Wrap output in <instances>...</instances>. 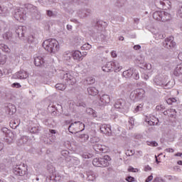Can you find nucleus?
<instances>
[{
  "label": "nucleus",
  "instance_id": "1",
  "mask_svg": "<svg viewBox=\"0 0 182 182\" xmlns=\"http://www.w3.org/2000/svg\"><path fill=\"white\" fill-rule=\"evenodd\" d=\"M43 46L47 52L55 55L59 50V42L55 38H49L43 43Z\"/></svg>",
  "mask_w": 182,
  "mask_h": 182
},
{
  "label": "nucleus",
  "instance_id": "2",
  "mask_svg": "<svg viewBox=\"0 0 182 182\" xmlns=\"http://www.w3.org/2000/svg\"><path fill=\"white\" fill-rule=\"evenodd\" d=\"M83 130H85V124L79 121L71 123L68 127V131L73 134L74 133H79L80 132H83Z\"/></svg>",
  "mask_w": 182,
  "mask_h": 182
},
{
  "label": "nucleus",
  "instance_id": "3",
  "mask_svg": "<svg viewBox=\"0 0 182 182\" xmlns=\"http://www.w3.org/2000/svg\"><path fill=\"white\" fill-rule=\"evenodd\" d=\"M13 173L16 174V176H23L26 174H28V165L25 164H21L19 165H16L13 168Z\"/></svg>",
  "mask_w": 182,
  "mask_h": 182
},
{
  "label": "nucleus",
  "instance_id": "4",
  "mask_svg": "<svg viewBox=\"0 0 182 182\" xmlns=\"http://www.w3.org/2000/svg\"><path fill=\"white\" fill-rule=\"evenodd\" d=\"M162 46L166 49H168L169 50H172L176 46V43L174 41L173 37L166 38L164 41L162 43Z\"/></svg>",
  "mask_w": 182,
  "mask_h": 182
},
{
  "label": "nucleus",
  "instance_id": "5",
  "mask_svg": "<svg viewBox=\"0 0 182 182\" xmlns=\"http://www.w3.org/2000/svg\"><path fill=\"white\" fill-rule=\"evenodd\" d=\"M63 80L65 83H67V85L73 86L76 83V79L70 73L66 72L65 73L63 74Z\"/></svg>",
  "mask_w": 182,
  "mask_h": 182
},
{
  "label": "nucleus",
  "instance_id": "6",
  "mask_svg": "<svg viewBox=\"0 0 182 182\" xmlns=\"http://www.w3.org/2000/svg\"><path fill=\"white\" fill-rule=\"evenodd\" d=\"M14 16L16 21H23L26 19V11L23 8L17 9L14 11Z\"/></svg>",
  "mask_w": 182,
  "mask_h": 182
},
{
  "label": "nucleus",
  "instance_id": "7",
  "mask_svg": "<svg viewBox=\"0 0 182 182\" xmlns=\"http://www.w3.org/2000/svg\"><path fill=\"white\" fill-rule=\"evenodd\" d=\"M26 26H19L16 27V33L21 41H26L25 34L26 33Z\"/></svg>",
  "mask_w": 182,
  "mask_h": 182
},
{
  "label": "nucleus",
  "instance_id": "8",
  "mask_svg": "<svg viewBox=\"0 0 182 182\" xmlns=\"http://www.w3.org/2000/svg\"><path fill=\"white\" fill-rule=\"evenodd\" d=\"M103 23V21H97L95 27L93 28V33H92V36H96V38L99 37V35H100V33L102 32V29H103V27L102 26V24Z\"/></svg>",
  "mask_w": 182,
  "mask_h": 182
},
{
  "label": "nucleus",
  "instance_id": "9",
  "mask_svg": "<svg viewBox=\"0 0 182 182\" xmlns=\"http://www.w3.org/2000/svg\"><path fill=\"white\" fill-rule=\"evenodd\" d=\"M114 69V72L112 73L113 79H117V72H120L123 67L120 65V63L117 61H112V70Z\"/></svg>",
  "mask_w": 182,
  "mask_h": 182
},
{
  "label": "nucleus",
  "instance_id": "10",
  "mask_svg": "<svg viewBox=\"0 0 182 182\" xmlns=\"http://www.w3.org/2000/svg\"><path fill=\"white\" fill-rule=\"evenodd\" d=\"M100 133L105 134V136H112V126L110 124H102L100 127Z\"/></svg>",
  "mask_w": 182,
  "mask_h": 182
},
{
  "label": "nucleus",
  "instance_id": "11",
  "mask_svg": "<svg viewBox=\"0 0 182 182\" xmlns=\"http://www.w3.org/2000/svg\"><path fill=\"white\" fill-rule=\"evenodd\" d=\"M27 8L28 9H30V12L33 14V16H34L36 19H41V13L38 11L36 6L32 4H28Z\"/></svg>",
  "mask_w": 182,
  "mask_h": 182
},
{
  "label": "nucleus",
  "instance_id": "12",
  "mask_svg": "<svg viewBox=\"0 0 182 182\" xmlns=\"http://www.w3.org/2000/svg\"><path fill=\"white\" fill-rule=\"evenodd\" d=\"M108 103H110V97L108 95H103L100 98V106H106Z\"/></svg>",
  "mask_w": 182,
  "mask_h": 182
},
{
  "label": "nucleus",
  "instance_id": "13",
  "mask_svg": "<svg viewBox=\"0 0 182 182\" xmlns=\"http://www.w3.org/2000/svg\"><path fill=\"white\" fill-rule=\"evenodd\" d=\"M28 76L29 75L25 70H20L14 75L15 79H26Z\"/></svg>",
  "mask_w": 182,
  "mask_h": 182
},
{
  "label": "nucleus",
  "instance_id": "14",
  "mask_svg": "<svg viewBox=\"0 0 182 182\" xmlns=\"http://www.w3.org/2000/svg\"><path fill=\"white\" fill-rule=\"evenodd\" d=\"M29 141V136H23L17 141V146L21 147V146H24Z\"/></svg>",
  "mask_w": 182,
  "mask_h": 182
},
{
  "label": "nucleus",
  "instance_id": "15",
  "mask_svg": "<svg viewBox=\"0 0 182 182\" xmlns=\"http://www.w3.org/2000/svg\"><path fill=\"white\" fill-rule=\"evenodd\" d=\"M101 167H107L109 166V161L110 156L105 155L103 158H100Z\"/></svg>",
  "mask_w": 182,
  "mask_h": 182
},
{
  "label": "nucleus",
  "instance_id": "16",
  "mask_svg": "<svg viewBox=\"0 0 182 182\" xmlns=\"http://www.w3.org/2000/svg\"><path fill=\"white\" fill-rule=\"evenodd\" d=\"M6 112L12 116L14 113H16V107L14 105L9 104L6 107Z\"/></svg>",
  "mask_w": 182,
  "mask_h": 182
},
{
  "label": "nucleus",
  "instance_id": "17",
  "mask_svg": "<svg viewBox=\"0 0 182 182\" xmlns=\"http://www.w3.org/2000/svg\"><path fill=\"white\" fill-rule=\"evenodd\" d=\"M103 72H112L113 70V62L110 61L107 63L102 68Z\"/></svg>",
  "mask_w": 182,
  "mask_h": 182
},
{
  "label": "nucleus",
  "instance_id": "18",
  "mask_svg": "<svg viewBox=\"0 0 182 182\" xmlns=\"http://www.w3.org/2000/svg\"><path fill=\"white\" fill-rule=\"evenodd\" d=\"M72 55L75 60H83V55H82V53L79 50L74 51Z\"/></svg>",
  "mask_w": 182,
  "mask_h": 182
},
{
  "label": "nucleus",
  "instance_id": "19",
  "mask_svg": "<svg viewBox=\"0 0 182 182\" xmlns=\"http://www.w3.org/2000/svg\"><path fill=\"white\" fill-rule=\"evenodd\" d=\"M164 14V11H155L153 14V18L156 21H161L163 18V15Z\"/></svg>",
  "mask_w": 182,
  "mask_h": 182
},
{
  "label": "nucleus",
  "instance_id": "20",
  "mask_svg": "<svg viewBox=\"0 0 182 182\" xmlns=\"http://www.w3.org/2000/svg\"><path fill=\"white\" fill-rule=\"evenodd\" d=\"M93 149L97 153H106V149L105 148V146L100 145L99 144L94 145Z\"/></svg>",
  "mask_w": 182,
  "mask_h": 182
},
{
  "label": "nucleus",
  "instance_id": "21",
  "mask_svg": "<svg viewBox=\"0 0 182 182\" xmlns=\"http://www.w3.org/2000/svg\"><path fill=\"white\" fill-rule=\"evenodd\" d=\"M135 93L136 95V98L138 99V100H141V99H143V97H144V90L143 89H136L135 90Z\"/></svg>",
  "mask_w": 182,
  "mask_h": 182
},
{
  "label": "nucleus",
  "instance_id": "22",
  "mask_svg": "<svg viewBox=\"0 0 182 182\" xmlns=\"http://www.w3.org/2000/svg\"><path fill=\"white\" fill-rule=\"evenodd\" d=\"M87 92L88 95L90 96H96L99 93V91L95 87H90L87 88Z\"/></svg>",
  "mask_w": 182,
  "mask_h": 182
},
{
  "label": "nucleus",
  "instance_id": "23",
  "mask_svg": "<svg viewBox=\"0 0 182 182\" xmlns=\"http://www.w3.org/2000/svg\"><path fill=\"white\" fill-rule=\"evenodd\" d=\"M34 63L36 66H42V65L45 63V61L43 60V58H42L41 56H38L35 58Z\"/></svg>",
  "mask_w": 182,
  "mask_h": 182
},
{
  "label": "nucleus",
  "instance_id": "24",
  "mask_svg": "<svg viewBox=\"0 0 182 182\" xmlns=\"http://www.w3.org/2000/svg\"><path fill=\"white\" fill-rule=\"evenodd\" d=\"M3 38L9 42H14V38H12V32L7 31L3 34Z\"/></svg>",
  "mask_w": 182,
  "mask_h": 182
},
{
  "label": "nucleus",
  "instance_id": "25",
  "mask_svg": "<svg viewBox=\"0 0 182 182\" xmlns=\"http://www.w3.org/2000/svg\"><path fill=\"white\" fill-rule=\"evenodd\" d=\"M164 1H167V0H156L155 1L156 6L159 8V9H163L166 6V2H164Z\"/></svg>",
  "mask_w": 182,
  "mask_h": 182
},
{
  "label": "nucleus",
  "instance_id": "26",
  "mask_svg": "<svg viewBox=\"0 0 182 182\" xmlns=\"http://www.w3.org/2000/svg\"><path fill=\"white\" fill-rule=\"evenodd\" d=\"M124 104H125L124 100H118L114 105V107L115 109H123Z\"/></svg>",
  "mask_w": 182,
  "mask_h": 182
},
{
  "label": "nucleus",
  "instance_id": "27",
  "mask_svg": "<svg viewBox=\"0 0 182 182\" xmlns=\"http://www.w3.org/2000/svg\"><path fill=\"white\" fill-rule=\"evenodd\" d=\"M87 176V181H95L96 180V174L93 171L88 172Z\"/></svg>",
  "mask_w": 182,
  "mask_h": 182
},
{
  "label": "nucleus",
  "instance_id": "28",
  "mask_svg": "<svg viewBox=\"0 0 182 182\" xmlns=\"http://www.w3.org/2000/svg\"><path fill=\"white\" fill-rule=\"evenodd\" d=\"M173 75L175 76H180V75H182V64L177 65L174 70Z\"/></svg>",
  "mask_w": 182,
  "mask_h": 182
},
{
  "label": "nucleus",
  "instance_id": "29",
  "mask_svg": "<svg viewBox=\"0 0 182 182\" xmlns=\"http://www.w3.org/2000/svg\"><path fill=\"white\" fill-rule=\"evenodd\" d=\"M53 174L50 175L49 176H47L46 178V181L47 182H55V181L56 180V174L55 173V172H53V169L51 170Z\"/></svg>",
  "mask_w": 182,
  "mask_h": 182
},
{
  "label": "nucleus",
  "instance_id": "30",
  "mask_svg": "<svg viewBox=\"0 0 182 182\" xmlns=\"http://www.w3.org/2000/svg\"><path fill=\"white\" fill-rule=\"evenodd\" d=\"M19 124H21V120L19 119H16L10 122V127L11 129H16Z\"/></svg>",
  "mask_w": 182,
  "mask_h": 182
},
{
  "label": "nucleus",
  "instance_id": "31",
  "mask_svg": "<svg viewBox=\"0 0 182 182\" xmlns=\"http://www.w3.org/2000/svg\"><path fill=\"white\" fill-rule=\"evenodd\" d=\"M87 114H89V116H92V117H97V115L96 114V111L92 108H87L86 109Z\"/></svg>",
  "mask_w": 182,
  "mask_h": 182
},
{
  "label": "nucleus",
  "instance_id": "32",
  "mask_svg": "<svg viewBox=\"0 0 182 182\" xmlns=\"http://www.w3.org/2000/svg\"><path fill=\"white\" fill-rule=\"evenodd\" d=\"M171 15L170 14L164 11V14L162 16V18L161 20V22H167V21H170Z\"/></svg>",
  "mask_w": 182,
  "mask_h": 182
},
{
  "label": "nucleus",
  "instance_id": "33",
  "mask_svg": "<svg viewBox=\"0 0 182 182\" xmlns=\"http://www.w3.org/2000/svg\"><path fill=\"white\" fill-rule=\"evenodd\" d=\"M122 75L124 77H132L133 76V71L132 70H127L123 72Z\"/></svg>",
  "mask_w": 182,
  "mask_h": 182
},
{
  "label": "nucleus",
  "instance_id": "34",
  "mask_svg": "<svg viewBox=\"0 0 182 182\" xmlns=\"http://www.w3.org/2000/svg\"><path fill=\"white\" fill-rule=\"evenodd\" d=\"M129 97L131 100H133V102H137L138 99L137 95L136 94V90H134L130 93Z\"/></svg>",
  "mask_w": 182,
  "mask_h": 182
},
{
  "label": "nucleus",
  "instance_id": "35",
  "mask_svg": "<svg viewBox=\"0 0 182 182\" xmlns=\"http://www.w3.org/2000/svg\"><path fill=\"white\" fill-rule=\"evenodd\" d=\"M92 164L95 167H101L100 158H95L92 160Z\"/></svg>",
  "mask_w": 182,
  "mask_h": 182
},
{
  "label": "nucleus",
  "instance_id": "36",
  "mask_svg": "<svg viewBox=\"0 0 182 182\" xmlns=\"http://www.w3.org/2000/svg\"><path fill=\"white\" fill-rule=\"evenodd\" d=\"M72 53L70 52H65L64 53L63 55V58H64V60H70V59H72Z\"/></svg>",
  "mask_w": 182,
  "mask_h": 182
},
{
  "label": "nucleus",
  "instance_id": "37",
  "mask_svg": "<svg viewBox=\"0 0 182 182\" xmlns=\"http://www.w3.org/2000/svg\"><path fill=\"white\" fill-rule=\"evenodd\" d=\"M77 15L78 16H80V18H86V13L85 9H81L78 10Z\"/></svg>",
  "mask_w": 182,
  "mask_h": 182
},
{
  "label": "nucleus",
  "instance_id": "38",
  "mask_svg": "<svg viewBox=\"0 0 182 182\" xmlns=\"http://www.w3.org/2000/svg\"><path fill=\"white\" fill-rule=\"evenodd\" d=\"M40 128L38 126L37 127H33L31 129H30V133H33V134H38V133H39L40 132Z\"/></svg>",
  "mask_w": 182,
  "mask_h": 182
},
{
  "label": "nucleus",
  "instance_id": "39",
  "mask_svg": "<svg viewBox=\"0 0 182 182\" xmlns=\"http://www.w3.org/2000/svg\"><path fill=\"white\" fill-rule=\"evenodd\" d=\"M70 161L73 166H79L80 164V161L76 158H72Z\"/></svg>",
  "mask_w": 182,
  "mask_h": 182
},
{
  "label": "nucleus",
  "instance_id": "40",
  "mask_svg": "<svg viewBox=\"0 0 182 182\" xmlns=\"http://www.w3.org/2000/svg\"><path fill=\"white\" fill-rule=\"evenodd\" d=\"M55 89H58V90H65L66 89V85L59 83L55 85Z\"/></svg>",
  "mask_w": 182,
  "mask_h": 182
},
{
  "label": "nucleus",
  "instance_id": "41",
  "mask_svg": "<svg viewBox=\"0 0 182 182\" xmlns=\"http://www.w3.org/2000/svg\"><path fill=\"white\" fill-rule=\"evenodd\" d=\"M0 49H1V50H3V52H6L8 53L9 52V47H8V46L5 45V44H0Z\"/></svg>",
  "mask_w": 182,
  "mask_h": 182
},
{
  "label": "nucleus",
  "instance_id": "42",
  "mask_svg": "<svg viewBox=\"0 0 182 182\" xmlns=\"http://www.w3.org/2000/svg\"><path fill=\"white\" fill-rule=\"evenodd\" d=\"M79 137L81 139L82 141H87V140H89V135L86 134H80Z\"/></svg>",
  "mask_w": 182,
  "mask_h": 182
},
{
  "label": "nucleus",
  "instance_id": "43",
  "mask_svg": "<svg viewBox=\"0 0 182 182\" xmlns=\"http://www.w3.org/2000/svg\"><path fill=\"white\" fill-rule=\"evenodd\" d=\"M46 15L47 16H49L50 18H55L56 16V13L53 12V11L50 10H47L46 11Z\"/></svg>",
  "mask_w": 182,
  "mask_h": 182
},
{
  "label": "nucleus",
  "instance_id": "44",
  "mask_svg": "<svg viewBox=\"0 0 182 182\" xmlns=\"http://www.w3.org/2000/svg\"><path fill=\"white\" fill-rule=\"evenodd\" d=\"M96 82V80L93 77H88L87 78V85H93Z\"/></svg>",
  "mask_w": 182,
  "mask_h": 182
},
{
  "label": "nucleus",
  "instance_id": "45",
  "mask_svg": "<svg viewBox=\"0 0 182 182\" xmlns=\"http://www.w3.org/2000/svg\"><path fill=\"white\" fill-rule=\"evenodd\" d=\"M143 110V104H139L138 106L136 107L134 109L135 113H137L139 112H141Z\"/></svg>",
  "mask_w": 182,
  "mask_h": 182
},
{
  "label": "nucleus",
  "instance_id": "46",
  "mask_svg": "<svg viewBox=\"0 0 182 182\" xmlns=\"http://www.w3.org/2000/svg\"><path fill=\"white\" fill-rule=\"evenodd\" d=\"M82 49H84V50H89L90 49H92V46L89 43H85L82 46Z\"/></svg>",
  "mask_w": 182,
  "mask_h": 182
},
{
  "label": "nucleus",
  "instance_id": "47",
  "mask_svg": "<svg viewBox=\"0 0 182 182\" xmlns=\"http://www.w3.org/2000/svg\"><path fill=\"white\" fill-rule=\"evenodd\" d=\"M5 62H6V57L0 53V65H4Z\"/></svg>",
  "mask_w": 182,
  "mask_h": 182
},
{
  "label": "nucleus",
  "instance_id": "48",
  "mask_svg": "<svg viewBox=\"0 0 182 182\" xmlns=\"http://www.w3.org/2000/svg\"><path fill=\"white\" fill-rule=\"evenodd\" d=\"M76 106H77L78 107H85L86 106V104L82 101H78L76 103Z\"/></svg>",
  "mask_w": 182,
  "mask_h": 182
},
{
  "label": "nucleus",
  "instance_id": "49",
  "mask_svg": "<svg viewBox=\"0 0 182 182\" xmlns=\"http://www.w3.org/2000/svg\"><path fill=\"white\" fill-rule=\"evenodd\" d=\"M134 79H135V80H139V79H140V76L139 75V73L138 72H134L133 73L132 75Z\"/></svg>",
  "mask_w": 182,
  "mask_h": 182
},
{
  "label": "nucleus",
  "instance_id": "50",
  "mask_svg": "<svg viewBox=\"0 0 182 182\" xmlns=\"http://www.w3.org/2000/svg\"><path fill=\"white\" fill-rule=\"evenodd\" d=\"M177 15L179 16V18H182V5L179 6L177 11Z\"/></svg>",
  "mask_w": 182,
  "mask_h": 182
},
{
  "label": "nucleus",
  "instance_id": "51",
  "mask_svg": "<svg viewBox=\"0 0 182 182\" xmlns=\"http://www.w3.org/2000/svg\"><path fill=\"white\" fill-rule=\"evenodd\" d=\"M85 11V16H89L92 14V10L90 9H84Z\"/></svg>",
  "mask_w": 182,
  "mask_h": 182
},
{
  "label": "nucleus",
  "instance_id": "52",
  "mask_svg": "<svg viewBox=\"0 0 182 182\" xmlns=\"http://www.w3.org/2000/svg\"><path fill=\"white\" fill-rule=\"evenodd\" d=\"M126 181H128V182H134V177H132V176H127L126 178H125Z\"/></svg>",
  "mask_w": 182,
  "mask_h": 182
},
{
  "label": "nucleus",
  "instance_id": "53",
  "mask_svg": "<svg viewBox=\"0 0 182 182\" xmlns=\"http://www.w3.org/2000/svg\"><path fill=\"white\" fill-rule=\"evenodd\" d=\"M34 41L33 36H29L27 40L28 43H33Z\"/></svg>",
  "mask_w": 182,
  "mask_h": 182
},
{
  "label": "nucleus",
  "instance_id": "54",
  "mask_svg": "<svg viewBox=\"0 0 182 182\" xmlns=\"http://www.w3.org/2000/svg\"><path fill=\"white\" fill-rule=\"evenodd\" d=\"M12 87H16L17 89H19V87H21V84L19 82H14L11 85Z\"/></svg>",
  "mask_w": 182,
  "mask_h": 182
},
{
  "label": "nucleus",
  "instance_id": "55",
  "mask_svg": "<svg viewBox=\"0 0 182 182\" xmlns=\"http://www.w3.org/2000/svg\"><path fill=\"white\" fill-rule=\"evenodd\" d=\"M153 182H164V180L160 177H156L154 179Z\"/></svg>",
  "mask_w": 182,
  "mask_h": 182
},
{
  "label": "nucleus",
  "instance_id": "56",
  "mask_svg": "<svg viewBox=\"0 0 182 182\" xmlns=\"http://www.w3.org/2000/svg\"><path fill=\"white\" fill-rule=\"evenodd\" d=\"M40 4H43V5H48L49 0H38Z\"/></svg>",
  "mask_w": 182,
  "mask_h": 182
},
{
  "label": "nucleus",
  "instance_id": "57",
  "mask_svg": "<svg viewBox=\"0 0 182 182\" xmlns=\"http://www.w3.org/2000/svg\"><path fill=\"white\" fill-rule=\"evenodd\" d=\"M1 132H2L3 133H5L6 137H8V132H9V130L8 129V128H3V129H1Z\"/></svg>",
  "mask_w": 182,
  "mask_h": 182
},
{
  "label": "nucleus",
  "instance_id": "58",
  "mask_svg": "<svg viewBox=\"0 0 182 182\" xmlns=\"http://www.w3.org/2000/svg\"><path fill=\"white\" fill-rule=\"evenodd\" d=\"M61 154L65 157V156H69V151L66 150L62 151Z\"/></svg>",
  "mask_w": 182,
  "mask_h": 182
},
{
  "label": "nucleus",
  "instance_id": "59",
  "mask_svg": "<svg viewBox=\"0 0 182 182\" xmlns=\"http://www.w3.org/2000/svg\"><path fill=\"white\" fill-rule=\"evenodd\" d=\"M149 143V146H153L154 147H157L159 146V144H157L156 141H151Z\"/></svg>",
  "mask_w": 182,
  "mask_h": 182
},
{
  "label": "nucleus",
  "instance_id": "60",
  "mask_svg": "<svg viewBox=\"0 0 182 182\" xmlns=\"http://www.w3.org/2000/svg\"><path fill=\"white\" fill-rule=\"evenodd\" d=\"M171 100H176V98H169V99H168V100H166V103H167L168 105H171V104H172Z\"/></svg>",
  "mask_w": 182,
  "mask_h": 182
},
{
  "label": "nucleus",
  "instance_id": "61",
  "mask_svg": "<svg viewBox=\"0 0 182 182\" xmlns=\"http://www.w3.org/2000/svg\"><path fill=\"white\" fill-rule=\"evenodd\" d=\"M151 180H153V176L151 175V176L147 177L145 182H150V181H151Z\"/></svg>",
  "mask_w": 182,
  "mask_h": 182
},
{
  "label": "nucleus",
  "instance_id": "62",
  "mask_svg": "<svg viewBox=\"0 0 182 182\" xmlns=\"http://www.w3.org/2000/svg\"><path fill=\"white\" fill-rule=\"evenodd\" d=\"M137 169H136V168H133V167H130L129 168H128V171H130V172H132V173H136V171Z\"/></svg>",
  "mask_w": 182,
  "mask_h": 182
},
{
  "label": "nucleus",
  "instance_id": "63",
  "mask_svg": "<svg viewBox=\"0 0 182 182\" xmlns=\"http://www.w3.org/2000/svg\"><path fill=\"white\" fill-rule=\"evenodd\" d=\"M134 50H139V49H141V46L140 45H136L134 46Z\"/></svg>",
  "mask_w": 182,
  "mask_h": 182
},
{
  "label": "nucleus",
  "instance_id": "64",
  "mask_svg": "<svg viewBox=\"0 0 182 182\" xmlns=\"http://www.w3.org/2000/svg\"><path fill=\"white\" fill-rule=\"evenodd\" d=\"M178 58L179 59V60H182V53H178Z\"/></svg>",
  "mask_w": 182,
  "mask_h": 182
}]
</instances>
